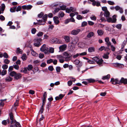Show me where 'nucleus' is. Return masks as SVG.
<instances>
[{
	"instance_id": "5",
	"label": "nucleus",
	"mask_w": 127,
	"mask_h": 127,
	"mask_svg": "<svg viewBox=\"0 0 127 127\" xmlns=\"http://www.w3.org/2000/svg\"><path fill=\"white\" fill-rule=\"evenodd\" d=\"M9 115L10 117V119L11 121V124H13L14 123H15L16 122V120L14 118V116L12 112L9 113Z\"/></svg>"
},
{
	"instance_id": "45",
	"label": "nucleus",
	"mask_w": 127,
	"mask_h": 127,
	"mask_svg": "<svg viewBox=\"0 0 127 127\" xmlns=\"http://www.w3.org/2000/svg\"><path fill=\"white\" fill-rule=\"evenodd\" d=\"M122 25L121 24H118L116 26V27L118 29H121V28Z\"/></svg>"
},
{
	"instance_id": "62",
	"label": "nucleus",
	"mask_w": 127,
	"mask_h": 127,
	"mask_svg": "<svg viewBox=\"0 0 127 127\" xmlns=\"http://www.w3.org/2000/svg\"><path fill=\"white\" fill-rule=\"evenodd\" d=\"M68 85L69 86H70L72 84V81H69L67 82Z\"/></svg>"
},
{
	"instance_id": "38",
	"label": "nucleus",
	"mask_w": 127,
	"mask_h": 127,
	"mask_svg": "<svg viewBox=\"0 0 127 127\" xmlns=\"http://www.w3.org/2000/svg\"><path fill=\"white\" fill-rule=\"evenodd\" d=\"M44 15L43 13L41 12L40 14L38 15V17L39 18H41L42 17V18L43 19V17Z\"/></svg>"
},
{
	"instance_id": "11",
	"label": "nucleus",
	"mask_w": 127,
	"mask_h": 127,
	"mask_svg": "<svg viewBox=\"0 0 127 127\" xmlns=\"http://www.w3.org/2000/svg\"><path fill=\"white\" fill-rule=\"evenodd\" d=\"M81 31L80 29H77L76 30H73L71 32L72 34L76 35L78 34Z\"/></svg>"
},
{
	"instance_id": "9",
	"label": "nucleus",
	"mask_w": 127,
	"mask_h": 127,
	"mask_svg": "<svg viewBox=\"0 0 127 127\" xmlns=\"http://www.w3.org/2000/svg\"><path fill=\"white\" fill-rule=\"evenodd\" d=\"M115 9L116 11L119 10V12L121 13H122L124 11L123 9L119 6L117 5L115 7Z\"/></svg>"
},
{
	"instance_id": "46",
	"label": "nucleus",
	"mask_w": 127,
	"mask_h": 127,
	"mask_svg": "<svg viewBox=\"0 0 127 127\" xmlns=\"http://www.w3.org/2000/svg\"><path fill=\"white\" fill-rule=\"evenodd\" d=\"M87 23L85 21H84L82 23L81 26L84 27L87 25Z\"/></svg>"
},
{
	"instance_id": "6",
	"label": "nucleus",
	"mask_w": 127,
	"mask_h": 127,
	"mask_svg": "<svg viewBox=\"0 0 127 127\" xmlns=\"http://www.w3.org/2000/svg\"><path fill=\"white\" fill-rule=\"evenodd\" d=\"M76 11V8L75 7H71L69 8H67L66 10V12L68 13H69L71 12H75Z\"/></svg>"
},
{
	"instance_id": "27",
	"label": "nucleus",
	"mask_w": 127,
	"mask_h": 127,
	"mask_svg": "<svg viewBox=\"0 0 127 127\" xmlns=\"http://www.w3.org/2000/svg\"><path fill=\"white\" fill-rule=\"evenodd\" d=\"M110 77V74H108L106 76H104L102 77V79L103 80L108 79Z\"/></svg>"
},
{
	"instance_id": "10",
	"label": "nucleus",
	"mask_w": 127,
	"mask_h": 127,
	"mask_svg": "<svg viewBox=\"0 0 127 127\" xmlns=\"http://www.w3.org/2000/svg\"><path fill=\"white\" fill-rule=\"evenodd\" d=\"M113 65L115 67L120 68H122L124 66L123 64L118 63H114Z\"/></svg>"
},
{
	"instance_id": "61",
	"label": "nucleus",
	"mask_w": 127,
	"mask_h": 127,
	"mask_svg": "<svg viewBox=\"0 0 127 127\" xmlns=\"http://www.w3.org/2000/svg\"><path fill=\"white\" fill-rule=\"evenodd\" d=\"M110 49L109 48V46H107L106 47H105L104 50L106 51H109L110 50Z\"/></svg>"
},
{
	"instance_id": "18",
	"label": "nucleus",
	"mask_w": 127,
	"mask_h": 127,
	"mask_svg": "<svg viewBox=\"0 0 127 127\" xmlns=\"http://www.w3.org/2000/svg\"><path fill=\"white\" fill-rule=\"evenodd\" d=\"M97 33L98 35L101 36L102 35L104 34V31L102 30H98L97 31Z\"/></svg>"
},
{
	"instance_id": "39",
	"label": "nucleus",
	"mask_w": 127,
	"mask_h": 127,
	"mask_svg": "<svg viewBox=\"0 0 127 127\" xmlns=\"http://www.w3.org/2000/svg\"><path fill=\"white\" fill-rule=\"evenodd\" d=\"M6 73L7 71L5 70H3L1 71V75L2 76H4L6 74Z\"/></svg>"
},
{
	"instance_id": "24",
	"label": "nucleus",
	"mask_w": 127,
	"mask_h": 127,
	"mask_svg": "<svg viewBox=\"0 0 127 127\" xmlns=\"http://www.w3.org/2000/svg\"><path fill=\"white\" fill-rule=\"evenodd\" d=\"M104 16L106 17V18L109 17L110 13V12L108 10L104 12Z\"/></svg>"
},
{
	"instance_id": "23",
	"label": "nucleus",
	"mask_w": 127,
	"mask_h": 127,
	"mask_svg": "<svg viewBox=\"0 0 127 127\" xmlns=\"http://www.w3.org/2000/svg\"><path fill=\"white\" fill-rule=\"evenodd\" d=\"M110 53L109 52H107L106 53H105L103 56V58H104L105 59H108L109 58L108 55Z\"/></svg>"
},
{
	"instance_id": "26",
	"label": "nucleus",
	"mask_w": 127,
	"mask_h": 127,
	"mask_svg": "<svg viewBox=\"0 0 127 127\" xmlns=\"http://www.w3.org/2000/svg\"><path fill=\"white\" fill-rule=\"evenodd\" d=\"M6 99L3 100L1 99L0 100V107H2L4 105V101H6Z\"/></svg>"
},
{
	"instance_id": "37",
	"label": "nucleus",
	"mask_w": 127,
	"mask_h": 127,
	"mask_svg": "<svg viewBox=\"0 0 127 127\" xmlns=\"http://www.w3.org/2000/svg\"><path fill=\"white\" fill-rule=\"evenodd\" d=\"M22 8V6L19 5L18 6L17 8H16V11L17 12H18V11H20L21 10Z\"/></svg>"
},
{
	"instance_id": "48",
	"label": "nucleus",
	"mask_w": 127,
	"mask_h": 127,
	"mask_svg": "<svg viewBox=\"0 0 127 127\" xmlns=\"http://www.w3.org/2000/svg\"><path fill=\"white\" fill-rule=\"evenodd\" d=\"M76 18L79 20H82L83 19V17L80 15H78Z\"/></svg>"
},
{
	"instance_id": "31",
	"label": "nucleus",
	"mask_w": 127,
	"mask_h": 127,
	"mask_svg": "<svg viewBox=\"0 0 127 127\" xmlns=\"http://www.w3.org/2000/svg\"><path fill=\"white\" fill-rule=\"evenodd\" d=\"M88 51L90 52H92L94 51L95 48L93 47L89 48L88 49Z\"/></svg>"
},
{
	"instance_id": "4",
	"label": "nucleus",
	"mask_w": 127,
	"mask_h": 127,
	"mask_svg": "<svg viewBox=\"0 0 127 127\" xmlns=\"http://www.w3.org/2000/svg\"><path fill=\"white\" fill-rule=\"evenodd\" d=\"M45 44H43L40 48V50L44 52L45 54H49V50L48 48L46 47Z\"/></svg>"
},
{
	"instance_id": "57",
	"label": "nucleus",
	"mask_w": 127,
	"mask_h": 127,
	"mask_svg": "<svg viewBox=\"0 0 127 127\" xmlns=\"http://www.w3.org/2000/svg\"><path fill=\"white\" fill-rule=\"evenodd\" d=\"M88 24L90 26H93L94 24V23L91 21H88Z\"/></svg>"
},
{
	"instance_id": "28",
	"label": "nucleus",
	"mask_w": 127,
	"mask_h": 127,
	"mask_svg": "<svg viewBox=\"0 0 127 127\" xmlns=\"http://www.w3.org/2000/svg\"><path fill=\"white\" fill-rule=\"evenodd\" d=\"M60 10H66V6L65 5H63L62 6H61L60 5Z\"/></svg>"
},
{
	"instance_id": "36",
	"label": "nucleus",
	"mask_w": 127,
	"mask_h": 127,
	"mask_svg": "<svg viewBox=\"0 0 127 127\" xmlns=\"http://www.w3.org/2000/svg\"><path fill=\"white\" fill-rule=\"evenodd\" d=\"M89 83H94L95 81V80L94 79H87Z\"/></svg>"
},
{
	"instance_id": "52",
	"label": "nucleus",
	"mask_w": 127,
	"mask_h": 127,
	"mask_svg": "<svg viewBox=\"0 0 127 127\" xmlns=\"http://www.w3.org/2000/svg\"><path fill=\"white\" fill-rule=\"evenodd\" d=\"M111 50L113 52H114L115 51L116 48L113 45H111L110 46Z\"/></svg>"
},
{
	"instance_id": "33",
	"label": "nucleus",
	"mask_w": 127,
	"mask_h": 127,
	"mask_svg": "<svg viewBox=\"0 0 127 127\" xmlns=\"http://www.w3.org/2000/svg\"><path fill=\"white\" fill-rule=\"evenodd\" d=\"M98 61H97L96 63L97 64L99 65H100L102 64L103 62V60L102 59H99Z\"/></svg>"
},
{
	"instance_id": "49",
	"label": "nucleus",
	"mask_w": 127,
	"mask_h": 127,
	"mask_svg": "<svg viewBox=\"0 0 127 127\" xmlns=\"http://www.w3.org/2000/svg\"><path fill=\"white\" fill-rule=\"evenodd\" d=\"M91 19L95 21L96 20V17L94 15H93L90 17Z\"/></svg>"
},
{
	"instance_id": "63",
	"label": "nucleus",
	"mask_w": 127,
	"mask_h": 127,
	"mask_svg": "<svg viewBox=\"0 0 127 127\" xmlns=\"http://www.w3.org/2000/svg\"><path fill=\"white\" fill-rule=\"evenodd\" d=\"M44 54L41 53L39 55V58L40 59L43 58L44 57Z\"/></svg>"
},
{
	"instance_id": "54",
	"label": "nucleus",
	"mask_w": 127,
	"mask_h": 127,
	"mask_svg": "<svg viewBox=\"0 0 127 127\" xmlns=\"http://www.w3.org/2000/svg\"><path fill=\"white\" fill-rule=\"evenodd\" d=\"M19 100H17L14 103V106H17L18 105V103H19Z\"/></svg>"
},
{
	"instance_id": "14",
	"label": "nucleus",
	"mask_w": 127,
	"mask_h": 127,
	"mask_svg": "<svg viewBox=\"0 0 127 127\" xmlns=\"http://www.w3.org/2000/svg\"><path fill=\"white\" fill-rule=\"evenodd\" d=\"M63 55L65 57L64 58L65 59H69L71 57V54L66 52H64L63 53Z\"/></svg>"
},
{
	"instance_id": "55",
	"label": "nucleus",
	"mask_w": 127,
	"mask_h": 127,
	"mask_svg": "<svg viewBox=\"0 0 127 127\" xmlns=\"http://www.w3.org/2000/svg\"><path fill=\"white\" fill-rule=\"evenodd\" d=\"M2 67L4 70H5V69H6L7 68L8 65L6 64H4L2 65Z\"/></svg>"
},
{
	"instance_id": "19",
	"label": "nucleus",
	"mask_w": 127,
	"mask_h": 127,
	"mask_svg": "<svg viewBox=\"0 0 127 127\" xmlns=\"http://www.w3.org/2000/svg\"><path fill=\"white\" fill-rule=\"evenodd\" d=\"M61 4L59 2L54 3L52 5V6L53 7H60Z\"/></svg>"
},
{
	"instance_id": "32",
	"label": "nucleus",
	"mask_w": 127,
	"mask_h": 127,
	"mask_svg": "<svg viewBox=\"0 0 127 127\" xmlns=\"http://www.w3.org/2000/svg\"><path fill=\"white\" fill-rule=\"evenodd\" d=\"M28 70L29 71L32 70L33 68V67L31 64H29L28 65L27 67H26Z\"/></svg>"
},
{
	"instance_id": "2",
	"label": "nucleus",
	"mask_w": 127,
	"mask_h": 127,
	"mask_svg": "<svg viewBox=\"0 0 127 127\" xmlns=\"http://www.w3.org/2000/svg\"><path fill=\"white\" fill-rule=\"evenodd\" d=\"M116 17L117 15H114L112 16V18L109 17L107 18L106 21L109 23H115L116 22L117 20L116 18Z\"/></svg>"
},
{
	"instance_id": "8",
	"label": "nucleus",
	"mask_w": 127,
	"mask_h": 127,
	"mask_svg": "<svg viewBox=\"0 0 127 127\" xmlns=\"http://www.w3.org/2000/svg\"><path fill=\"white\" fill-rule=\"evenodd\" d=\"M111 82L112 84H120L119 80L118 79H114V78H112L111 79Z\"/></svg>"
},
{
	"instance_id": "13",
	"label": "nucleus",
	"mask_w": 127,
	"mask_h": 127,
	"mask_svg": "<svg viewBox=\"0 0 127 127\" xmlns=\"http://www.w3.org/2000/svg\"><path fill=\"white\" fill-rule=\"evenodd\" d=\"M53 20L54 23L56 25H58L60 23L59 17L57 16H55L53 17Z\"/></svg>"
},
{
	"instance_id": "25",
	"label": "nucleus",
	"mask_w": 127,
	"mask_h": 127,
	"mask_svg": "<svg viewBox=\"0 0 127 127\" xmlns=\"http://www.w3.org/2000/svg\"><path fill=\"white\" fill-rule=\"evenodd\" d=\"M28 69L26 67H24L22 68V69L21 70V72H23L25 74L28 73Z\"/></svg>"
},
{
	"instance_id": "17",
	"label": "nucleus",
	"mask_w": 127,
	"mask_h": 127,
	"mask_svg": "<svg viewBox=\"0 0 127 127\" xmlns=\"http://www.w3.org/2000/svg\"><path fill=\"white\" fill-rule=\"evenodd\" d=\"M64 38L66 43H68L70 41L69 37L68 36L65 35L64 36Z\"/></svg>"
},
{
	"instance_id": "40",
	"label": "nucleus",
	"mask_w": 127,
	"mask_h": 127,
	"mask_svg": "<svg viewBox=\"0 0 127 127\" xmlns=\"http://www.w3.org/2000/svg\"><path fill=\"white\" fill-rule=\"evenodd\" d=\"M44 111V106L42 105L41 108H40L39 111V113H40L41 114H42Z\"/></svg>"
},
{
	"instance_id": "43",
	"label": "nucleus",
	"mask_w": 127,
	"mask_h": 127,
	"mask_svg": "<svg viewBox=\"0 0 127 127\" xmlns=\"http://www.w3.org/2000/svg\"><path fill=\"white\" fill-rule=\"evenodd\" d=\"M107 2L110 5H114L115 4V3L113 1L109 0L107 1Z\"/></svg>"
},
{
	"instance_id": "56",
	"label": "nucleus",
	"mask_w": 127,
	"mask_h": 127,
	"mask_svg": "<svg viewBox=\"0 0 127 127\" xmlns=\"http://www.w3.org/2000/svg\"><path fill=\"white\" fill-rule=\"evenodd\" d=\"M56 70L57 72H59L60 71L61 68L59 66H57L56 67Z\"/></svg>"
},
{
	"instance_id": "22",
	"label": "nucleus",
	"mask_w": 127,
	"mask_h": 127,
	"mask_svg": "<svg viewBox=\"0 0 127 127\" xmlns=\"http://www.w3.org/2000/svg\"><path fill=\"white\" fill-rule=\"evenodd\" d=\"M94 34L93 32H89L87 35V37L88 38H91L93 36Z\"/></svg>"
},
{
	"instance_id": "34",
	"label": "nucleus",
	"mask_w": 127,
	"mask_h": 127,
	"mask_svg": "<svg viewBox=\"0 0 127 127\" xmlns=\"http://www.w3.org/2000/svg\"><path fill=\"white\" fill-rule=\"evenodd\" d=\"M44 119V117L43 115H41V117L39 119V124L40 125H42V124L43 123V122L42 123H41V122Z\"/></svg>"
},
{
	"instance_id": "3",
	"label": "nucleus",
	"mask_w": 127,
	"mask_h": 127,
	"mask_svg": "<svg viewBox=\"0 0 127 127\" xmlns=\"http://www.w3.org/2000/svg\"><path fill=\"white\" fill-rule=\"evenodd\" d=\"M42 39L39 38H37L34 40V45L35 46L38 47L39 46L41 45V42L42 41Z\"/></svg>"
},
{
	"instance_id": "30",
	"label": "nucleus",
	"mask_w": 127,
	"mask_h": 127,
	"mask_svg": "<svg viewBox=\"0 0 127 127\" xmlns=\"http://www.w3.org/2000/svg\"><path fill=\"white\" fill-rule=\"evenodd\" d=\"M21 58L23 61H25L27 59V57L26 54H23Z\"/></svg>"
},
{
	"instance_id": "12",
	"label": "nucleus",
	"mask_w": 127,
	"mask_h": 127,
	"mask_svg": "<svg viewBox=\"0 0 127 127\" xmlns=\"http://www.w3.org/2000/svg\"><path fill=\"white\" fill-rule=\"evenodd\" d=\"M120 84H121L123 83L124 84H127V79L124 78L123 77L121 78L120 80L119 81Z\"/></svg>"
},
{
	"instance_id": "35",
	"label": "nucleus",
	"mask_w": 127,
	"mask_h": 127,
	"mask_svg": "<svg viewBox=\"0 0 127 127\" xmlns=\"http://www.w3.org/2000/svg\"><path fill=\"white\" fill-rule=\"evenodd\" d=\"M16 72L14 71H13L9 73V75L12 77H14Z\"/></svg>"
},
{
	"instance_id": "21",
	"label": "nucleus",
	"mask_w": 127,
	"mask_h": 127,
	"mask_svg": "<svg viewBox=\"0 0 127 127\" xmlns=\"http://www.w3.org/2000/svg\"><path fill=\"white\" fill-rule=\"evenodd\" d=\"M64 15L65 14L63 11H60L58 13V16L60 18H62L64 17Z\"/></svg>"
},
{
	"instance_id": "16",
	"label": "nucleus",
	"mask_w": 127,
	"mask_h": 127,
	"mask_svg": "<svg viewBox=\"0 0 127 127\" xmlns=\"http://www.w3.org/2000/svg\"><path fill=\"white\" fill-rule=\"evenodd\" d=\"M66 46L65 44L62 45L59 47V49L61 51H64L66 48Z\"/></svg>"
},
{
	"instance_id": "50",
	"label": "nucleus",
	"mask_w": 127,
	"mask_h": 127,
	"mask_svg": "<svg viewBox=\"0 0 127 127\" xmlns=\"http://www.w3.org/2000/svg\"><path fill=\"white\" fill-rule=\"evenodd\" d=\"M100 17V19L99 20L100 22H102L103 21L106 22V20L105 19V18L104 17Z\"/></svg>"
},
{
	"instance_id": "51",
	"label": "nucleus",
	"mask_w": 127,
	"mask_h": 127,
	"mask_svg": "<svg viewBox=\"0 0 127 127\" xmlns=\"http://www.w3.org/2000/svg\"><path fill=\"white\" fill-rule=\"evenodd\" d=\"M54 52V49L53 48L51 47L49 50V53H53Z\"/></svg>"
},
{
	"instance_id": "15",
	"label": "nucleus",
	"mask_w": 127,
	"mask_h": 127,
	"mask_svg": "<svg viewBox=\"0 0 127 127\" xmlns=\"http://www.w3.org/2000/svg\"><path fill=\"white\" fill-rule=\"evenodd\" d=\"M22 77V75L19 73L17 74L16 73L14 76V78L16 80H18Z\"/></svg>"
},
{
	"instance_id": "20",
	"label": "nucleus",
	"mask_w": 127,
	"mask_h": 127,
	"mask_svg": "<svg viewBox=\"0 0 127 127\" xmlns=\"http://www.w3.org/2000/svg\"><path fill=\"white\" fill-rule=\"evenodd\" d=\"M23 51L21 49H20L19 48H17V50L16 51V53L17 54H22V53Z\"/></svg>"
},
{
	"instance_id": "42",
	"label": "nucleus",
	"mask_w": 127,
	"mask_h": 127,
	"mask_svg": "<svg viewBox=\"0 0 127 127\" xmlns=\"http://www.w3.org/2000/svg\"><path fill=\"white\" fill-rule=\"evenodd\" d=\"M15 123H16L14 125V127H21V125L19 123L16 122V121Z\"/></svg>"
},
{
	"instance_id": "47",
	"label": "nucleus",
	"mask_w": 127,
	"mask_h": 127,
	"mask_svg": "<svg viewBox=\"0 0 127 127\" xmlns=\"http://www.w3.org/2000/svg\"><path fill=\"white\" fill-rule=\"evenodd\" d=\"M1 5V11H4V9L5 8V4L3 3Z\"/></svg>"
},
{
	"instance_id": "7",
	"label": "nucleus",
	"mask_w": 127,
	"mask_h": 127,
	"mask_svg": "<svg viewBox=\"0 0 127 127\" xmlns=\"http://www.w3.org/2000/svg\"><path fill=\"white\" fill-rule=\"evenodd\" d=\"M32 7V6L30 5H24L22 6V8L23 9L29 10L31 9Z\"/></svg>"
},
{
	"instance_id": "41",
	"label": "nucleus",
	"mask_w": 127,
	"mask_h": 127,
	"mask_svg": "<svg viewBox=\"0 0 127 127\" xmlns=\"http://www.w3.org/2000/svg\"><path fill=\"white\" fill-rule=\"evenodd\" d=\"M36 31L37 30L35 28H33L31 30V32L32 34H34L35 33Z\"/></svg>"
},
{
	"instance_id": "60",
	"label": "nucleus",
	"mask_w": 127,
	"mask_h": 127,
	"mask_svg": "<svg viewBox=\"0 0 127 127\" xmlns=\"http://www.w3.org/2000/svg\"><path fill=\"white\" fill-rule=\"evenodd\" d=\"M48 69L49 70L52 71L53 70L54 68L52 66H50L48 67Z\"/></svg>"
},
{
	"instance_id": "29",
	"label": "nucleus",
	"mask_w": 127,
	"mask_h": 127,
	"mask_svg": "<svg viewBox=\"0 0 127 127\" xmlns=\"http://www.w3.org/2000/svg\"><path fill=\"white\" fill-rule=\"evenodd\" d=\"M16 6H14L10 9V11L11 12H15L16 8Z\"/></svg>"
},
{
	"instance_id": "59",
	"label": "nucleus",
	"mask_w": 127,
	"mask_h": 127,
	"mask_svg": "<svg viewBox=\"0 0 127 127\" xmlns=\"http://www.w3.org/2000/svg\"><path fill=\"white\" fill-rule=\"evenodd\" d=\"M80 61L78 60H76L74 62V63L76 64H78L80 62Z\"/></svg>"
},
{
	"instance_id": "1",
	"label": "nucleus",
	"mask_w": 127,
	"mask_h": 127,
	"mask_svg": "<svg viewBox=\"0 0 127 127\" xmlns=\"http://www.w3.org/2000/svg\"><path fill=\"white\" fill-rule=\"evenodd\" d=\"M47 14H45L43 17V20H37L38 22H34L33 25H44L45 24V22L47 21Z\"/></svg>"
},
{
	"instance_id": "53",
	"label": "nucleus",
	"mask_w": 127,
	"mask_h": 127,
	"mask_svg": "<svg viewBox=\"0 0 127 127\" xmlns=\"http://www.w3.org/2000/svg\"><path fill=\"white\" fill-rule=\"evenodd\" d=\"M53 62V60L50 59L49 60H48L47 61V64H50Z\"/></svg>"
},
{
	"instance_id": "64",
	"label": "nucleus",
	"mask_w": 127,
	"mask_h": 127,
	"mask_svg": "<svg viewBox=\"0 0 127 127\" xmlns=\"http://www.w3.org/2000/svg\"><path fill=\"white\" fill-rule=\"evenodd\" d=\"M3 55V56L4 58H8V55L6 53H4Z\"/></svg>"
},
{
	"instance_id": "44",
	"label": "nucleus",
	"mask_w": 127,
	"mask_h": 127,
	"mask_svg": "<svg viewBox=\"0 0 127 127\" xmlns=\"http://www.w3.org/2000/svg\"><path fill=\"white\" fill-rule=\"evenodd\" d=\"M43 34V33L42 32H38L37 34V36L38 37H40L42 36Z\"/></svg>"
},
{
	"instance_id": "58",
	"label": "nucleus",
	"mask_w": 127,
	"mask_h": 127,
	"mask_svg": "<svg viewBox=\"0 0 127 127\" xmlns=\"http://www.w3.org/2000/svg\"><path fill=\"white\" fill-rule=\"evenodd\" d=\"M89 11V10H86L83 11L82 12V13L83 14H85L87 13Z\"/></svg>"
}]
</instances>
